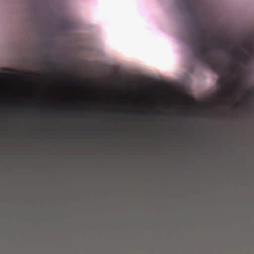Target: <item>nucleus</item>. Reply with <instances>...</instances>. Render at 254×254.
I'll return each mask as SVG.
<instances>
[{
  "label": "nucleus",
  "mask_w": 254,
  "mask_h": 254,
  "mask_svg": "<svg viewBox=\"0 0 254 254\" xmlns=\"http://www.w3.org/2000/svg\"><path fill=\"white\" fill-rule=\"evenodd\" d=\"M235 66H236V67H239V64H235Z\"/></svg>",
  "instance_id": "7"
},
{
  "label": "nucleus",
  "mask_w": 254,
  "mask_h": 254,
  "mask_svg": "<svg viewBox=\"0 0 254 254\" xmlns=\"http://www.w3.org/2000/svg\"><path fill=\"white\" fill-rule=\"evenodd\" d=\"M251 51L253 52V58H254V48H253L251 49Z\"/></svg>",
  "instance_id": "6"
},
{
  "label": "nucleus",
  "mask_w": 254,
  "mask_h": 254,
  "mask_svg": "<svg viewBox=\"0 0 254 254\" xmlns=\"http://www.w3.org/2000/svg\"><path fill=\"white\" fill-rule=\"evenodd\" d=\"M247 100H248V98H246L243 102H241V103H239L238 104L235 105L233 107L234 108H236V107H242V106L244 104H246L247 103Z\"/></svg>",
  "instance_id": "4"
},
{
  "label": "nucleus",
  "mask_w": 254,
  "mask_h": 254,
  "mask_svg": "<svg viewBox=\"0 0 254 254\" xmlns=\"http://www.w3.org/2000/svg\"><path fill=\"white\" fill-rule=\"evenodd\" d=\"M228 72L229 73V74L232 76L234 75L235 74V71L233 70H231V69H229L228 70Z\"/></svg>",
  "instance_id": "5"
},
{
  "label": "nucleus",
  "mask_w": 254,
  "mask_h": 254,
  "mask_svg": "<svg viewBox=\"0 0 254 254\" xmlns=\"http://www.w3.org/2000/svg\"><path fill=\"white\" fill-rule=\"evenodd\" d=\"M64 75H65V76H67V74L66 73H64Z\"/></svg>",
  "instance_id": "9"
},
{
  "label": "nucleus",
  "mask_w": 254,
  "mask_h": 254,
  "mask_svg": "<svg viewBox=\"0 0 254 254\" xmlns=\"http://www.w3.org/2000/svg\"><path fill=\"white\" fill-rule=\"evenodd\" d=\"M49 64H54L52 62H50Z\"/></svg>",
  "instance_id": "8"
},
{
  "label": "nucleus",
  "mask_w": 254,
  "mask_h": 254,
  "mask_svg": "<svg viewBox=\"0 0 254 254\" xmlns=\"http://www.w3.org/2000/svg\"><path fill=\"white\" fill-rule=\"evenodd\" d=\"M243 86V80L240 78L234 84V87L236 88H241Z\"/></svg>",
  "instance_id": "3"
},
{
  "label": "nucleus",
  "mask_w": 254,
  "mask_h": 254,
  "mask_svg": "<svg viewBox=\"0 0 254 254\" xmlns=\"http://www.w3.org/2000/svg\"><path fill=\"white\" fill-rule=\"evenodd\" d=\"M182 1L183 2L184 4L186 6L187 9L188 10L190 11L191 15L192 16V17L193 18H194L195 16V13L194 9L193 8V7L192 6V5L188 1V0H182Z\"/></svg>",
  "instance_id": "2"
},
{
  "label": "nucleus",
  "mask_w": 254,
  "mask_h": 254,
  "mask_svg": "<svg viewBox=\"0 0 254 254\" xmlns=\"http://www.w3.org/2000/svg\"><path fill=\"white\" fill-rule=\"evenodd\" d=\"M194 25L198 33L202 32L204 34L203 35L199 37L198 40L197 41L193 38H192L190 40L191 44L196 47V57L200 62L209 65L217 74H221L222 71L221 66L212 60L210 54L211 49H219V47L217 45L212 46L204 44L206 42L205 30L204 29H200L198 28V22L197 21H194Z\"/></svg>",
  "instance_id": "1"
}]
</instances>
